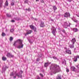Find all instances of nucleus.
<instances>
[{
	"instance_id": "obj_1",
	"label": "nucleus",
	"mask_w": 79,
	"mask_h": 79,
	"mask_svg": "<svg viewBox=\"0 0 79 79\" xmlns=\"http://www.w3.org/2000/svg\"><path fill=\"white\" fill-rule=\"evenodd\" d=\"M50 70H51V73L55 74L56 73H58L60 71V67L59 65L56 64H52L50 67Z\"/></svg>"
},
{
	"instance_id": "obj_2",
	"label": "nucleus",
	"mask_w": 79,
	"mask_h": 79,
	"mask_svg": "<svg viewBox=\"0 0 79 79\" xmlns=\"http://www.w3.org/2000/svg\"><path fill=\"white\" fill-rule=\"evenodd\" d=\"M22 42L23 41L22 40H18L14 42L13 45L16 47V43H18L19 45L16 46L17 48H23L24 45L22 43Z\"/></svg>"
},
{
	"instance_id": "obj_3",
	"label": "nucleus",
	"mask_w": 79,
	"mask_h": 79,
	"mask_svg": "<svg viewBox=\"0 0 79 79\" xmlns=\"http://www.w3.org/2000/svg\"><path fill=\"white\" fill-rule=\"evenodd\" d=\"M71 25V24L70 23H67V22H65L63 23L62 26L64 27L67 28H68V27H70V25Z\"/></svg>"
},
{
	"instance_id": "obj_4",
	"label": "nucleus",
	"mask_w": 79,
	"mask_h": 79,
	"mask_svg": "<svg viewBox=\"0 0 79 79\" xmlns=\"http://www.w3.org/2000/svg\"><path fill=\"white\" fill-rule=\"evenodd\" d=\"M51 30L52 31V32L54 35H55V32H56V28H55L54 27H52V28H51Z\"/></svg>"
},
{
	"instance_id": "obj_5",
	"label": "nucleus",
	"mask_w": 79,
	"mask_h": 79,
	"mask_svg": "<svg viewBox=\"0 0 79 79\" xmlns=\"http://www.w3.org/2000/svg\"><path fill=\"white\" fill-rule=\"evenodd\" d=\"M16 76H18V77H20L21 79H22V75L21 74H20V76H19V73H17L15 74V76H13V78L14 79H16Z\"/></svg>"
},
{
	"instance_id": "obj_6",
	"label": "nucleus",
	"mask_w": 79,
	"mask_h": 79,
	"mask_svg": "<svg viewBox=\"0 0 79 79\" xmlns=\"http://www.w3.org/2000/svg\"><path fill=\"white\" fill-rule=\"evenodd\" d=\"M70 14L69 13L66 12L64 14V16L65 18H70Z\"/></svg>"
},
{
	"instance_id": "obj_7",
	"label": "nucleus",
	"mask_w": 79,
	"mask_h": 79,
	"mask_svg": "<svg viewBox=\"0 0 79 79\" xmlns=\"http://www.w3.org/2000/svg\"><path fill=\"white\" fill-rule=\"evenodd\" d=\"M40 27H45V26L44 24V22H42V20H40Z\"/></svg>"
},
{
	"instance_id": "obj_8",
	"label": "nucleus",
	"mask_w": 79,
	"mask_h": 79,
	"mask_svg": "<svg viewBox=\"0 0 79 79\" xmlns=\"http://www.w3.org/2000/svg\"><path fill=\"white\" fill-rule=\"evenodd\" d=\"M64 53H67L68 54H69L70 55H71V50L66 49V50L64 52Z\"/></svg>"
},
{
	"instance_id": "obj_9",
	"label": "nucleus",
	"mask_w": 79,
	"mask_h": 79,
	"mask_svg": "<svg viewBox=\"0 0 79 79\" xmlns=\"http://www.w3.org/2000/svg\"><path fill=\"white\" fill-rule=\"evenodd\" d=\"M76 38H74L72 40L71 42H72L73 44H74V43L76 42Z\"/></svg>"
},
{
	"instance_id": "obj_10",
	"label": "nucleus",
	"mask_w": 79,
	"mask_h": 79,
	"mask_svg": "<svg viewBox=\"0 0 79 79\" xmlns=\"http://www.w3.org/2000/svg\"><path fill=\"white\" fill-rule=\"evenodd\" d=\"M73 32H77L79 31V29H77V28H74L73 29Z\"/></svg>"
},
{
	"instance_id": "obj_11",
	"label": "nucleus",
	"mask_w": 79,
	"mask_h": 79,
	"mask_svg": "<svg viewBox=\"0 0 79 79\" xmlns=\"http://www.w3.org/2000/svg\"><path fill=\"white\" fill-rule=\"evenodd\" d=\"M31 32H32V31L31 30L28 31L25 34V35H26L28 34H31Z\"/></svg>"
},
{
	"instance_id": "obj_12",
	"label": "nucleus",
	"mask_w": 79,
	"mask_h": 79,
	"mask_svg": "<svg viewBox=\"0 0 79 79\" xmlns=\"http://www.w3.org/2000/svg\"><path fill=\"white\" fill-rule=\"evenodd\" d=\"M6 66H5V67H3L2 68V72H5L6 69Z\"/></svg>"
},
{
	"instance_id": "obj_13",
	"label": "nucleus",
	"mask_w": 79,
	"mask_h": 79,
	"mask_svg": "<svg viewBox=\"0 0 79 79\" xmlns=\"http://www.w3.org/2000/svg\"><path fill=\"white\" fill-rule=\"evenodd\" d=\"M75 22V23H77V20H75V17H73V18H71Z\"/></svg>"
},
{
	"instance_id": "obj_14",
	"label": "nucleus",
	"mask_w": 79,
	"mask_h": 79,
	"mask_svg": "<svg viewBox=\"0 0 79 79\" xmlns=\"http://www.w3.org/2000/svg\"><path fill=\"white\" fill-rule=\"evenodd\" d=\"M52 7L54 11H56V10H57V7H56V6H52Z\"/></svg>"
},
{
	"instance_id": "obj_15",
	"label": "nucleus",
	"mask_w": 79,
	"mask_h": 79,
	"mask_svg": "<svg viewBox=\"0 0 79 79\" xmlns=\"http://www.w3.org/2000/svg\"><path fill=\"white\" fill-rule=\"evenodd\" d=\"M77 58H78V57H77V56H76V57H75L73 58V61H77Z\"/></svg>"
},
{
	"instance_id": "obj_16",
	"label": "nucleus",
	"mask_w": 79,
	"mask_h": 79,
	"mask_svg": "<svg viewBox=\"0 0 79 79\" xmlns=\"http://www.w3.org/2000/svg\"><path fill=\"white\" fill-rule=\"evenodd\" d=\"M3 0H0V8L2 7V4L3 3Z\"/></svg>"
},
{
	"instance_id": "obj_17",
	"label": "nucleus",
	"mask_w": 79,
	"mask_h": 79,
	"mask_svg": "<svg viewBox=\"0 0 79 79\" xmlns=\"http://www.w3.org/2000/svg\"><path fill=\"white\" fill-rule=\"evenodd\" d=\"M61 16V15L59 14L56 16V18L57 19H58L60 18V16Z\"/></svg>"
},
{
	"instance_id": "obj_18",
	"label": "nucleus",
	"mask_w": 79,
	"mask_h": 79,
	"mask_svg": "<svg viewBox=\"0 0 79 79\" xmlns=\"http://www.w3.org/2000/svg\"><path fill=\"white\" fill-rule=\"evenodd\" d=\"M57 79H61V75L59 74L57 75Z\"/></svg>"
},
{
	"instance_id": "obj_19",
	"label": "nucleus",
	"mask_w": 79,
	"mask_h": 79,
	"mask_svg": "<svg viewBox=\"0 0 79 79\" xmlns=\"http://www.w3.org/2000/svg\"><path fill=\"white\" fill-rule=\"evenodd\" d=\"M49 65V63L48 62L44 64V67H47Z\"/></svg>"
},
{
	"instance_id": "obj_20",
	"label": "nucleus",
	"mask_w": 79,
	"mask_h": 79,
	"mask_svg": "<svg viewBox=\"0 0 79 79\" xmlns=\"http://www.w3.org/2000/svg\"><path fill=\"white\" fill-rule=\"evenodd\" d=\"M69 47L71 48H74V44H72L69 45Z\"/></svg>"
},
{
	"instance_id": "obj_21",
	"label": "nucleus",
	"mask_w": 79,
	"mask_h": 79,
	"mask_svg": "<svg viewBox=\"0 0 79 79\" xmlns=\"http://www.w3.org/2000/svg\"><path fill=\"white\" fill-rule=\"evenodd\" d=\"M6 57L5 56H3L2 57V60L3 61H6Z\"/></svg>"
},
{
	"instance_id": "obj_22",
	"label": "nucleus",
	"mask_w": 79,
	"mask_h": 79,
	"mask_svg": "<svg viewBox=\"0 0 79 79\" xmlns=\"http://www.w3.org/2000/svg\"><path fill=\"white\" fill-rule=\"evenodd\" d=\"M6 15L7 17H8L9 18H10L11 17V15L8 14H6Z\"/></svg>"
},
{
	"instance_id": "obj_23",
	"label": "nucleus",
	"mask_w": 79,
	"mask_h": 79,
	"mask_svg": "<svg viewBox=\"0 0 79 79\" xmlns=\"http://www.w3.org/2000/svg\"><path fill=\"white\" fill-rule=\"evenodd\" d=\"M5 5L6 6L8 5V1H6V2L5 3Z\"/></svg>"
},
{
	"instance_id": "obj_24",
	"label": "nucleus",
	"mask_w": 79,
	"mask_h": 79,
	"mask_svg": "<svg viewBox=\"0 0 79 79\" xmlns=\"http://www.w3.org/2000/svg\"><path fill=\"white\" fill-rule=\"evenodd\" d=\"M23 73V71L20 70V73H19V75L20 76V74H21V75L22 76V73Z\"/></svg>"
},
{
	"instance_id": "obj_25",
	"label": "nucleus",
	"mask_w": 79,
	"mask_h": 79,
	"mask_svg": "<svg viewBox=\"0 0 79 79\" xmlns=\"http://www.w3.org/2000/svg\"><path fill=\"white\" fill-rule=\"evenodd\" d=\"M10 76H14V73H13V72L10 73Z\"/></svg>"
},
{
	"instance_id": "obj_26",
	"label": "nucleus",
	"mask_w": 79,
	"mask_h": 79,
	"mask_svg": "<svg viewBox=\"0 0 79 79\" xmlns=\"http://www.w3.org/2000/svg\"><path fill=\"white\" fill-rule=\"evenodd\" d=\"M13 40V38L12 37H10V42L12 41Z\"/></svg>"
},
{
	"instance_id": "obj_27",
	"label": "nucleus",
	"mask_w": 79,
	"mask_h": 79,
	"mask_svg": "<svg viewBox=\"0 0 79 79\" xmlns=\"http://www.w3.org/2000/svg\"><path fill=\"white\" fill-rule=\"evenodd\" d=\"M61 31H62V32H64V34H66V31H65V30H61Z\"/></svg>"
},
{
	"instance_id": "obj_28",
	"label": "nucleus",
	"mask_w": 79,
	"mask_h": 79,
	"mask_svg": "<svg viewBox=\"0 0 79 79\" xmlns=\"http://www.w3.org/2000/svg\"><path fill=\"white\" fill-rule=\"evenodd\" d=\"M15 20H17V21H19V20H20V18H15Z\"/></svg>"
},
{
	"instance_id": "obj_29",
	"label": "nucleus",
	"mask_w": 79,
	"mask_h": 79,
	"mask_svg": "<svg viewBox=\"0 0 79 79\" xmlns=\"http://www.w3.org/2000/svg\"><path fill=\"white\" fill-rule=\"evenodd\" d=\"M6 35V34L4 33V32H2V36L4 37V36H5Z\"/></svg>"
},
{
	"instance_id": "obj_30",
	"label": "nucleus",
	"mask_w": 79,
	"mask_h": 79,
	"mask_svg": "<svg viewBox=\"0 0 79 79\" xmlns=\"http://www.w3.org/2000/svg\"><path fill=\"white\" fill-rule=\"evenodd\" d=\"M30 28H31V29H34V26H32V25H30Z\"/></svg>"
},
{
	"instance_id": "obj_31",
	"label": "nucleus",
	"mask_w": 79,
	"mask_h": 79,
	"mask_svg": "<svg viewBox=\"0 0 79 79\" xmlns=\"http://www.w3.org/2000/svg\"><path fill=\"white\" fill-rule=\"evenodd\" d=\"M11 5L12 6H13L14 5H15V2H13L12 1V3L11 4Z\"/></svg>"
},
{
	"instance_id": "obj_32",
	"label": "nucleus",
	"mask_w": 79,
	"mask_h": 79,
	"mask_svg": "<svg viewBox=\"0 0 79 79\" xmlns=\"http://www.w3.org/2000/svg\"><path fill=\"white\" fill-rule=\"evenodd\" d=\"M26 11H31V9L30 8H28V9H26Z\"/></svg>"
},
{
	"instance_id": "obj_33",
	"label": "nucleus",
	"mask_w": 79,
	"mask_h": 79,
	"mask_svg": "<svg viewBox=\"0 0 79 79\" xmlns=\"http://www.w3.org/2000/svg\"><path fill=\"white\" fill-rule=\"evenodd\" d=\"M72 68L73 69V71H75V69H76V68L74 67H73Z\"/></svg>"
},
{
	"instance_id": "obj_34",
	"label": "nucleus",
	"mask_w": 79,
	"mask_h": 79,
	"mask_svg": "<svg viewBox=\"0 0 79 79\" xmlns=\"http://www.w3.org/2000/svg\"><path fill=\"white\" fill-rule=\"evenodd\" d=\"M28 41L30 43H32V41L31 39H28Z\"/></svg>"
},
{
	"instance_id": "obj_35",
	"label": "nucleus",
	"mask_w": 79,
	"mask_h": 79,
	"mask_svg": "<svg viewBox=\"0 0 79 79\" xmlns=\"http://www.w3.org/2000/svg\"><path fill=\"white\" fill-rule=\"evenodd\" d=\"M13 31H14V29H10V31L11 32H13Z\"/></svg>"
},
{
	"instance_id": "obj_36",
	"label": "nucleus",
	"mask_w": 79,
	"mask_h": 79,
	"mask_svg": "<svg viewBox=\"0 0 79 79\" xmlns=\"http://www.w3.org/2000/svg\"><path fill=\"white\" fill-rule=\"evenodd\" d=\"M62 64H66V61H63L62 62ZM65 63V64H64Z\"/></svg>"
},
{
	"instance_id": "obj_37",
	"label": "nucleus",
	"mask_w": 79,
	"mask_h": 79,
	"mask_svg": "<svg viewBox=\"0 0 79 79\" xmlns=\"http://www.w3.org/2000/svg\"><path fill=\"white\" fill-rule=\"evenodd\" d=\"M34 30V32H36V30H37V28H34V29H33Z\"/></svg>"
},
{
	"instance_id": "obj_38",
	"label": "nucleus",
	"mask_w": 79,
	"mask_h": 79,
	"mask_svg": "<svg viewBox=\"0 0 79 79\" xmlns=\"http://www.w3.org/2000/svg\"><path fill=\"white\" fill-rule=\"evenodd\" d=\"M40 75L41 77H44V76H43V75L41 73H40Z\"/></svg>"
},
{
	"instance_id": "obj_39",
	"label": "nucleus",
	"mask_w": 79,
	"mask_h": 79,
	"mask_svg": "<svg viewBox=\"0 0 79 79\" xmlns=\"http://www.w3.org/2000/svg\"><path fill=\"white\" fill-rule=\"evenodd\" d=\"M40 2H41V3L44 2V0H40Z\"/></svg>"
},
{
	"instance_id": "obj_40",
	"label": "nucleus",
	"mask_w": 79,
	"mask_h": 79,
	"mask_svg": "<svg viewBox=\"0 0 79 79\" xmlns=\"http://www.w3.org/2000/svg\"><path fill=\"white\" fill-rule=\"evenodd\" d=\"M10 53H7V56H8H8H9L10 55Z\"/></svg>"
},
{
	"instance_id": "obj_41",
	"label": "nucleus",
	"mask_w": 79,
	"mask_h": 79,
	"mask_svg": "<svg viewBox=\"0 0 79 79\" xmlns=\"http://www.w3.org/2000/svg\"><path fill=\"white\" fill-rule=\"evenodd\" d=\"M27 2H28L27 0H26L25 1V3H27Z\"/></svg>"
},
{
	"instance_id": "obj_42",
	"label": "nucleus",
	"mask_w": 79,
	"mask_h": 79,
	"mask_svg": "<svg viewBox=\"0 0 79 79\" xmlns=\"http://www.w3.org/2000/svg\"><path fill=\"white\" fill-rule=\"evenodd\" d=\"M10 56L12 58H13V57H14V55H10Z\"/></svg>"
},
{
	"instance_id": "obj_43",
	"label": "nucleus",
	"mask_w": 79,
	"mask_h": 79,
	"mask_svg": "<svg viewBox=\"0 0 79 79\" xmlns=\"http://www.w3.org/2000/svg\"><path fill=\"white\" fill-rule=\"evenodd\" d=\"M40 60V59L39 58H38L36 59V61H39Z\"/></svg>"
},
{
	"instance_id": "obj_44",
	"label": "nucleus",
	"mask_w": 79,
	"mask_h": 79,
	"mask_svg": "<svg viewBox=\"0 0 79 79\" xmlns=\"http://www.w3.org/2000/svg\"><path fill=\"white\" fill-rule=\"evenodd\" d=\"M66 72H67V73H68V72H69V69H67V68H66Z\"/></svg>"
},
{
	"instance_id": "obj_45",
	"label": "nucleus",
	"mask_w": 79,
	"mask_h": 79,
	"mask_svg": "<svg viewBox=\"0 0 79 79\" xmlns=\"http://www.w3.org/2000/svg\"><path fill=\"white\" fill-rule=\"evenodd\" d=\"M53 58L54 59H55V60L56 59V57H55V56H53Z\"/></svg>"
},
{
	"instance_id": "obj_46",
	"label": "nucleus",
	"mask_w": 79,
	"mask_h": 79,
	"mask_svg": "<svg viewBox=\"0 0 79 79\" xmlns=\"http://www.w3.org/2000/svg\"><path fill=\"white\" fill-rule=\"evenodd\" d=\"M77 68L78 69H79V64L78 65H77Z\"/></svg>"
},
{
	"instance_id": "obj_47",
	"label": "nucleus",
	"mask_w": 79,
	"mask_h": 79,
	"mask_svg": "<svg viewBox=\"0 0 79 79\" xmlns=\"http://www.w3.org/2000/svg\"><path fill=\"white\" fill-rule=\"evenodd\" d=\"M42 54H41L40 55V56H39V58H41V57H42Z\"/></svg>"
},
{
	"instance_id": "obj_48",
	"label": "nucleus",
	"mask_w": 79,
	"mask_h": 79,
	"mask_svg": "<svg viewBox=\"0 0 79 79\" xmlns=\"http://www.w3.org/2000/svg\"><path fill=\"white\" fill-rule=\"evenodd\" d=\"M11 22H12V23H15V20H12L11 21Z\"/></svg>"
},
{
	"instance_id": "obj_49",
	"label": "nucleus",
	"mask_w": 79,
	"mask_h": 79,
	"mask_svg": "<svg viewBox=\"0 0 79 79\" xmlns=\"http://www.w3.org/2000/svg\"><path fill=\"white\" fill-rule=\"evenodd\" d=\"M72 1V0H68V2H71Z\"/></svg>"
},
{
	"instance_id": "obj_50",
	"label": "nucleus",
	"mask_w": 79,
	"mask_h": 79,
	"mask_svg": "<svg viewBox=\"0 0 79 79\" xmlns=\"http://www.w3.org/2000/svg\"><path fill=\"white\" fill-rule=\"evenodd\" d=\"M77 16L78 17H79V13L78 14V15H77Z\"/></svg>"
},
{
	"instance_id": "obj_51",
	"label": "nucleus",
	"mask_w": 79,
	"mask_h": 79,
	"mask_svg": "<svg viewBox=\"0 0 79 79\" xmlns=\"http://www.w3.org/2000/svg\"><path fill=\"white\" fill-rule=\"evenodd\" d=\"M35 20V21H37V19L36 18H35L34 19Z\"/></svg>"
},
{
	"instance_id": "obj_52",
	"label": "nucleus",
	"mask_w": 79,
	"mask_h": 79,
	"mask_svg": "<svg viewBox=\"0 0 79 79\" xmlns=\"http://www.w3.org/2000/svg\"><path fill=\"white\" fill-rule=\"evenodd\" d=\"M77 57L78 58H79V56L77 55Z\"/></svg>"
},
{
	"instance_id": "obj_53",
	"label": "nucleus",
	"mask_w": 79,
	"mask_h": 79,
	"mask_svg": "<svg viewBox=\"0 0 79 79\" xmlns=\"http://www.w3.org/2000/svg\"><path fill=\"white\" fill-rule=\"evenodd\" d=\"M51 21H53V19H51Z\"/></svg>"
},
{
	"instance_id": "obj_54",
	"label": "nucleus",
	"mask_w": 79,
	"mask_h": 79,
	"mask_svg": "<svg viewBox=\"0 0 79 79\" xmlns=\"http://www.w3.org/2000/svg\"><path fill=\"white\" fill-rule=\"evenodd\" d=\"M39 0H36V2H39Z\"/></svg>"
},
{
	"instance_id": "obj_55",
	"label": "nucleus",
	"mask_w": 79,
	"mask_h": 79,
	"mask_svg": "<svg viewBox=\"0 0 79 79\" xmlns=\"http://www.w3.org/2000/svg\"><path fill=\"white\" fill-rule=\"evenodd\" d=\"M51 75H52V76L53 75V74L52 73H51Z\"/></svg>"
},
{
	"instance_id": "obj_56",
	"label": "nucleus",
	"mask_w": 79,
	"mask_h": 79,
	"mask_svg": "<svg viewBox=\"0 0 79 79\" xmlns=\"http://www.w3.org/2000/svg\"><path fill=\"white\" fill-rule=\"evenodd\" d=\"M12 2H14V0H12Z\"/></svg>"
},
{
	"instance_id": "obj_57",
	"label": "nucleus",
	"mask_w": 79,
	"mask_h": 79,
	"mask_svg": "<svg viewBox=\"0 0 79 79\" xmlns=\"http://www.w3.org/2000/svg\"><path fill=\"white\" fill-rule=\"evenodd\" d=\"M78 73H79V71H78Z\"/></svg>"
},
{
	"instance_id": "obj_58",
	"label": "nucleus",
	"mask_w": 79,
	"mask_h": 79,
	"mask_svg": "<svg viewBox=\"0 0 79 79\" xmlns=\"http://www.w3.org/2000/svg\"><path fill=\"white\" fill-rule=\"evenodd\" d=\"M75 49H76V48H75Z\"/></svg>"
},
{
	"instance_id": "obj_59",
	"label": "nucleus",
	"mask_w": 79,
	"mask_h": 79,
	"mask_svg": "<svg viewBox=\"0 0 79 79\" xmlns=\"http://www.w3.org/2000/svg\"><path fill=\"white\" fill-rule=\"evenodd\" d=\"M77 26H76V27Z\"/></svg>"
}]
</instances>
